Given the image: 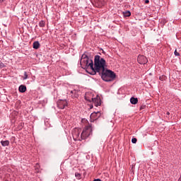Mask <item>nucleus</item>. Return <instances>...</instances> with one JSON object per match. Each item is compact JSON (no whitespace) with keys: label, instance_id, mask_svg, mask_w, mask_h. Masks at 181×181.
<instances>
[{"label":"nucleus","instance_id":"1","mask_svg":"<svg viewBox=\"0 0 181 181\" xmlns=\"http://www.w3.org/2000/svg\"><path fill=\"white\" fill-rule=\"evenodd\" d=\"M105 59L104 58H101L100 55H95L94 58V62L93 60H90L89 63L90 68L92 69L93 73L94 74H97V73H101V71H104L105 69Z\"/></svg>","mask_w":181,"mask_h":181},{"label":"nucleus","instance_id":"2","mask_svg":"<svg viewBox=\"0 0 181 181\" xmlns=\"http://www.w3.org/2000/svg\"><path fill=\"white\" fill-rule=\"evenodd\" d=\"M98 74L100 75L102 80L106 82L114 81L117 75L115 73L110 69H103V71L98 72Z\"/></svg>","mask_w":181,"mask_h":181},{"label":"nucleus","instance_id":"3","mask_svg":"<svg viewBox=\"0 0 181 181\" xmlns=\"http://www.w3.org/2000/svg\"><path fill=\"white\" fill-rule=\"evenodd\" d=\"M90 58H88V56L87 54H83L81 59V66L82 69H84L85 70H87L90 67V63H91Z\"/></svg>","mask_w":181,"mask_h":181},{"label":"nucleus","instance_id":"4","mask_svg":"<svg viewBox=\"0 0 181 181\" xmlns=\"http://www.w3.org/2000/svg\"><path fill=\"white\" fill-rule=\"evenodd\" d=\"M82 139H87L90 135L93 134V126L91 124H88L86 126L82 132Z\"/></svg>","mask_w":181,"mask_h":181},{"label":"nucleus","instance_id":"5","mask_svg":"<svg viewBox=\"0 0 181 181\" xmlns=\"http://www.w3.org/2000/svg\"><path fill=\"white\" fill-rule=\"evenodd\" d=\"M74 141H83L82 133L80 134V131L76 130L72 133Z\"/></svg>","mask_w":181,"mask_h":181},{"label":"nucleus","instance_id":"6","mask_svg":"<svg viewBox=\"0 0 181 181\" xmlns=\"http://www.w3.org/2000/svg\"><path fill=\"white\" fill-rule=\"evenodd\" d=\"M57 107L60 110H64L67 107V100H59L57 101Z\"/></svg>","mask_w":181,"mask_h":181},{"label":"nucleus","instance_id":"7","mask_svg":"<svg viewBox=\"0 0 181 181\" xmlns=\"http://www.w3.org/2000/svg\"><path fill=\"white\" fill-rule=\"evenodd\" d=\"M137 62L139 64H146V63H148V59L144 55H139Z\"/></svg>","mask_w":181,"mask_h":181},{"label":"nucleus","instance_id":"8","mask_svg":"<svg viewBox=\"0 0 181 181\" xmlns=\"http://www.w3.org/2000/svg\"><path fill=\"white\" fill-rule=\"evenodd\" d=\"M91 100L95 107H100V105H101V98H100V96L97 95L95 98H93Z\"/></svg>","mask_w":181,"mask_h":181},{"label":"nucleus","instance_id":"9","mask_svg":"<svg viewBox=\"0 0 181 181\" xmlns=\"http://www.w3.org/2000/svg\"><path fill=\"white\" fill-rule=\"evenodd\" d=\"M71 94H72L71 95L72 98H77V97H78V90H73L71 91Z\"/></svg>","mask_w":181,"mask_h":181},{"label":"nucleus","instance_id":"10","mask_svg":"<svg viewBox=\"0 0 181 181\" xmlns=\"http://www.w3.org/2000/svg\"><path fill=\"white\" fill-rule=\"evenodd\" d=\"M33 47L36 50L37 49H39V47H40V43L39 42V41H35L33 44Z\"/></svg>","mask_w":181,"mask_h":181},{"label":"nucleus","instance_id":"11","mask_svg":"<svg viewBox=\"0 0 181 181\" xmlns=\"http://www.w3.org/2000/svg\"><path fill=\"white\" fill-rule=\"evenodd\" d=\"M18 91L20 93H25L26 91V86L21 85L18 88Z\"/></svg>","mask_w":181,"mask_h":181},{"label":"nucleus","instance_id":"12","mask_svg":"<svg viewBox=\"0 0 181 181\" xmlns=\"http://www.w3.org/2000/svg\"><path fill=\"white\" fill-rule=\"evenodd\" d=\"M130 103H131V104H133L134 105H135L136 104H138V98L132 97L130 98Z\"/></svg>","mask_w":181,"mask_h":181},{"label":"nucleus","instance_id":"13","mask_svg":"<svg viewBox=\"0 0 181 181\" xmlns=\"http://www.w3.org/2000/svg\"><path fill=\"white\" fill-rule=\"evenodd\" d=\"M91 115H96V117H95V119H97V118H100L101 117V112L100 111H98L96 112H94L91 114Z\"/></svg>","mask_w":181,"mask_h":181},{"label":"nucleus","instance_id":"14","mask_svg":"<svg viewBox=\"0 0 181 181\" xmlns=\"http://www.w3.org/2000/svg\"><path fill=\"white\" fill-rule=\"evenodd\" d=\"M1 144L2 146H9V141L8 140L1 141Z\"/></svg>","mask_w":181,"mask_h":181},{"label":"nucleus","instance_id":"15","mask_svg":"<svg viewBox=\"0 0 181 181\" xmlns=\"http://www.w3.org/2000/svg\"><path fill=\"white\" fill-rule=\"evenodd\" d=\"M123 15L125 18H129V16H131V11H126L123 12Z\"/></svg>","mask_w":181,"mask_h":181},{"label":"nucleus","instance_id":"16","mask_svg":"<svg viewBox=\"0 0 181 181\" xmlns=\"http://www.w3.org/2000/svg\"><path fill=\"white\" fill-rule=\"evenodd\" d=\"M39 26H40V28H45V21H40V23H39Z\"/></svg>","mask_w":181,"mask_h":181},{"label":"nucleus","instance_id":"17","mask_svg":"<svg viewBox=\"0 0 181 181\" xmlns=\"http://www.w3.org/2000/svg\"><path fill=\"white\" fill-rule=\"evenodd\" d=\"M75 176L77 179H81V174L78 173H75Z\"/></svg>","mask_w":181,"mask_h":181},{"label":"nucleus","instance_id":"18","mask_svg":"<svg viewBox=\"0 0 181 181\" xmlns=\"http://www.w3.org/2000/svg\"><path fill=\"white\" fill-rule=\"evenodd\" d=\"M23 80H28V72H24V77L23 78Z\"/></svg>","mask_w":181,"mask_h":181},{"label":"nucleus","instance_id":"19","mask_svg":"<svg viewBox=\"0 0 181 181\" xmlns=\"http://www.w3.org/2000/svg\"><path fill=\"white\" fill-rule=\"evenodd\" d=\"M165 79H166V76L163 75L159 77V80H160V81H164V80Z\"/></svg>","mask_w":181,"mask_h":181},{"label":"nucleus","instance_id":"20","mask_svg":"<svg viewBox=\"0 0 181 181\" xmlns=\"http://www.w3.org/2000/svg\"><path fill=\"white\" fill-rule=\"evenodd\" d=\"M137 141H138V140L136 139V138H133V139H132V144H136Z\"/></svg>","mask_w":181,"mask_h":181},{"label":"nucleus","instance_id":"21","mask_svg":"<svg viewBox=\"0 0 181 181\" xmlns=\"http://www.w3.org/2000/svg\"><path fill=\"white\" fill-rule=\"evenodd\" d=\"M174 54H175V56H180V54L179 52H177V50H176V49L174 52Z\"/></svg>","mask_w":181,"mask_h":181},{"label":"nucleus","instance_id":"22","mask_svg":"<svg viewBox=\"0 0 181 181\" xmlns=\"http://www.w3.org/2000/svg\"><path fill=\"white\" fill-rule=\"evenodd\" d=\"M4 67H5V64L0 62V69H4Z\"/></svg>","mask_w":181,"mask_h":181},{"label":"nucleus","instance_id":"23","mask_svg":"<svg viewBox=\"0 0 181 181\" xmlns=\"http://www.w3.org/2000/svg\"><path fill=\"white\" fill-rule=\"evenodd\" d=\"M145 108H146V105H142L140 107V110H145Z\"/></svg>","mask_w":181,"mask_h":181},{"label":"nucleus","instance_id":"24","mask_svg":"<svg viewBox=\"0 0 181 181\" xmlns=\"http://www.w3.org/2000/svg\"><path fill=\"white\" fill-rule=\"evenodd\" d=\"M145 4H148L149 2V0H145Z\"/></svg>","mask_w":181,"mask_h":181},{"label":"nucleus","instance_id":"25","mask_svg":"<svg viewBox=\"0 0 181 181\" xmlns=\"http://www.w3.org/2000/svg\"><path fill=\"white\" fill-rule=\"evenodd\" d=\"M92 117H94V118H97V115H92Z\"/></svg>","mask_w":181,"mask_h":181},{"label":"nucleus","instance_id":"26","mask_svg":"<svg viewBox=\"0 0 181 181\" xmlns=\"http://www.w3.org/2000/svg\"><path fill=\"white\" fill-rule=\"evenodd\" d=\"M102 50H103V54H105V52L104 51V49H102Z\"/></svg>","mask_w":181,"mask_h":181},{"label":"nucleus","instance_id":"27","mask_svg":"<svg viewBox=\"0 0 181 181\" xmlns=\"http://www.w3.org/2000/svg\"><path fill=\"white\" fill-rule=\"evenodd\" d=\"M90 109L93 108V105H91L90 106Z\"/></svg>","mask_w":181,"mask_h":181},{"label":"nucleus","instance_id":"28","mask_svg":"<svg viewBox=\"0 0 181 181\" xmlns=\"http://www.w3.org/2000/svg\"><path fill=\"white\" fill-rule=\"evenodd\" d=\"M170 113H169V112H167V115H169Z\"/></svg>","mask_w":181,"mask_h":181}]
</instances>
